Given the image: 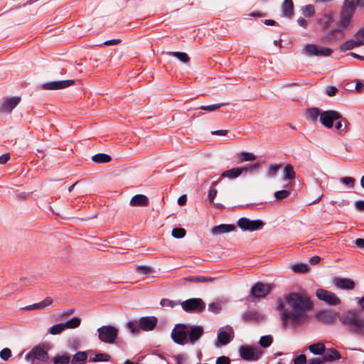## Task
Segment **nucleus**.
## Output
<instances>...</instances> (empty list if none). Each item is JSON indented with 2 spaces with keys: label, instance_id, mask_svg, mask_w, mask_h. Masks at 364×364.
<instances>
[{
  "label": "nucleus",
  "instance_id": "obj_34",
  "mask_svg": "<svg viewBox=\"0 0 364 364\" xmlns=\"http://www.w3.org/2000/svg\"><path fill=\"white\" fill-rule=\"evenodd\" d=\"M309 350L315 355H322L325 346L322 343H316L309 346Z\"/></svg>",
  "mask_w": 364,
  "mask_h": 364
},
{
  "label": "nucleus",
  "instance_id": "obj_35",
  "mask_svg": "<svg viewBox=\"0 0 364 364\" xmlns=\"http://www.w3.org/2000/svg\"><path fill=\"white\" fill-rule=\"evenodd\" d=\"M333 18L331 14H324L319 19L318 23L323 29L328 28L332 23Z\"/></svg>",
  "mask_w": 364,
  "mask_h": 364
},
{
  "label": "nucleus",
  "instance_id": "obj_21",
  "mask_svg": "<svg viewBox=\"0 0 364 364\" xmlns=\"http://www.w3.org/2000/svg\"><path fill=\"white\" fill-rule=\"evenodd\" d=\"M341 354L338 350L331 348L326 349L322 353V362L333 361L341 358Z\"/></svg>",
  "mask_w": 364,
  "mask_h": 364
},
{
  "label": "nucleus",
  "instance_id": "obj_1",
  "mask_svg": "<svg viewBox=\"0 0 364 364\" xmlns=\"http://www.w3.org/2000/svg\"><path fill=\"white\" fill-rule=\"evenodd\" d=\"M284 300L291 311L285 307L284 301L281 299L277 300V310L280 314L284 328L289 323L299 325L308 320L309 317L306 312L313 307L309 297L299 293L292 292L286 295Z\"/></svg>",
  "mask_w": 364,
  "mask_h": 364
},
{
  "label": "nucleus",
  "instance_id": "obj_63",
  "mask_svg": "<svg viewBox=\"0 0 364 364\" xmlns=\"http://www.w3.org/2000/svg\"><path fill=\"white\" fill-rule=\"evenodd\" d=\"M355 206L356 209H358L360 211L364 210V200H358L355 203Z\"/></svg>",
  "mask_w": 364,
  "mask_h": 364
},
{
  "label": "nucleus",
  "instance_id": "obj_20",
  "mask_svg": "<svg viewBox=\"0 0 364 364\" xmlns=\"http://www.w3.org/2000/svg\"><path fill=\"white\" fill-rule=\"evenodd\" d=\"M235 226L231 224H221L212 228L210 232L213 235H220L233 231Z\"/></svg>",
  "mask_w": 364,
  "mask_h": 364
},
{
  "label": "nucleus",
  "instance_id": "obj_50",
  "mask_svg": "<svg viewBox=\"0 0 364 364\" xmlns=\"http://www.w3.org/2000/svg\"><path fill=\"white\" fill-rule=\"evenodd\" d=\"M281 168V165L280 164H274V165H272L269 168V170H268V172H267V176L268 177H270V178H272V177H274L278 171L279 170V168Z\"/></svg>",
  "mask_w": 364,
  "mask_h": 364
},
{
  "label": "nucleus",
  "instance_id": "obj_52",
  "mask_svg": "<svg viewBox=\"0 0 364 364\" xmlns=\"http://www.w3.org/2000/svg\"><path fill=\"white\" fill-rule=\"evenodd\" d=\"M245 321L256 320L257 318V313L254 311H249L242 315Z\"/></svg>",
  "mask_w": 364,
  "mask_h": 364
},
{
  "label": "nucleus",
  "instance_id": "obj_51",
  "mask_svg": "<svg viewBox=\"0 0 364 364\" xmlns=\"http://www.w3.org/2000/svg\"><path fill=\"white\" fill-rule=\"evenodd\" d=\"M289 195H290V192L287 190L278 191L274 193V197L278 200L284 199V198L289 197Z\"/></svg>",
  "mask_w": 364,
  "mask_h": 364
},
{
  "label": "nucleus",
  "instance_id": "obj_45",
  "mask_svg": "<svg viewBox=\"0 0 364 364\" xmlns=\"http://www.w3.org/2000/svg\"><path fill=\"white\" fill-rule=\"evenodd\" d=\"M170 55L177 58L179 60L183 63H187L190 60L188 54L183 52H171Z\"/></svg>",
  "mask_w": 364,
  "mask_h": 364
},
{
  "label": "nucleus",
  "instance_id": "obj_9",
  "mask_svg": "<svg viewBox=\"0 0 364 364\" xmlns=\"http://www.w3.org/2000/svg\"><path fill=\"white\" fill-rule=\"evenodd\" d=\"M333 53L331 48L321 47L315 44H306L303 53L308 56H329Z\"/></svg>",
  "mask_w": 364,
  "mask_h": 364
},
{
  "label": "nucleus",
  "instance_id": "obj_16",
  "mask_svg": "<svg viewBox=\"0 0 364 364\" xmlns=\"http://www.w3.org/2000/svg\"><path fill=\"white\" fill-rule=\"evenodd\" d=\"M225 329L224 330L223 328H220L218 333V341L223 346L229 343L234 337V331L231 326H227Z\"/></svg>",
  "mask_w": 364,
  "mask_h": 364
},
{
  "label": "nucleus",
  "instance_id": "obj_40",
  "mask_svg": "<svg viewBox=\"0 0 364 364\" xmlns=\"http://www.w3.org/2000/svg\"><path fill=\"white\" fill-rule=\"evenodd\" d=\"M273 342V338L270 335L263 336L259 338V343L262 348L269 347Z\"/></svg>",
  "mask_w": 364,
  "mask_h": 364
},
{
  "label": "nucleus",
  "instance_id": "obj_38",
  "mask_svg": "<svg viewBox=\"0 0 364 364\" xmlns=\"http://www.w3.org/2000/svg\"><path fill=\"white\" fill-rule=\"evenodd\" d=\"M81 320L78 317H73L70 320L64 323L65 329L67 328H75L80 325Z\"/></svg>",
  "mask_w": 364,
  "mask_h": 364
},
{
  "label": "nucleus",
  "instance_id": "obj_23",
  "mask_svg": "<svg viewBox=\"0 0 364 364\" xmlns=\"http://www.w3.org/2000/svg\"><path fill=\"white\" fill-rule=\"evenodd\" d=\"M355 11L348 9L343 8L341 13L340 25L343 27H346L349 25L350 19Z\"/></svg>",
  "mask_w": 364,
  "mask_h": 364
},
{
  "label": "nucleus",
  "instance_id": "obj_56",
  "mask_svg": "<svg viewBox=\"0 0 364 364\" xmlns=\"http://www.w3.org/2000/svg\"><path fill=\"white\" fill-rule=\"evenodd\" d=\"M338 34L339 35V39H342L343 38V33L342 31L339 28L335 29L331 31L330 33V39L331 40H336L337 38L334 36L335 35Z\"/></svg>",
  "mask_w": 364,
  "mask_h": 364
},
{
  "label": "nucleus",
  "instance_id": "obj_53",
  "mask_svg": "<svg viewBox=\"0 0 364 364\" xmlns=\"http://www.w3.org/2000/svg\"><path fill=\"white\" fill-rule=\"evenodd\" d=\"M340 181L344 184L348 186L349 188H353L354 187L355 180L352 177H343L340 178Z\"/></svg>",
  "mask_w": 364,
  "mask_h": 364
},
{
  "label": "nucleus",
  "instance_id": "obj_2",
  "mask_svg": "<svg viewBox=\"0 0 364 364\" xmlns=\"http://www.w3.org/2000/svg\"><path fill=\"white\" fill-rule=\"evenodd\" d=\"M158 322L155 316L141 317L139 321H129L127 323V327L132 333H138L140 329L144 331H152Z\"/></svg>",
  "mask_w": 364,
  "mask_h": 364
},
{
  "label": "nucleus",
  "instance_id": "obj_55",
  "mask_svg": "<svg viewBox=\"0 0 364 364\" xmlns=\"http://www.w3.org/2000/svg\"><path fill=\"white\" fill-rule=\"evenodd\" d=\"M11 357V350L9 348H4L0 351V358L4 360H8Z\"/></svg>",
  "mask_w": 364,
  "mask_h": 364
},
{
  "label": "nucleus",
  "instance_id": "obj_6",
  "mask_svg": "<svg viewBox=\"0 0 364 364\" xmlns=\"http://www.w3.org/2000/svg\"><path fill=\"white\" fill-rule=\"evenodd\" d=\"M171 338L178 345H185L188 343V326L177 324L172 330Z\"/></svg>",
  "mask_w": 364,
  "mask_h": 364
},
{
  "label": "nucleus",
  "instance_id": "obj_11",
  "mask_svg": "<svg viewBox=\"0 0 364 364\" xmlns=\"http://www.w3.org/2000/svg\"><path fill=\"white\" fill-rule=\"evenodd\" d=\"M316 296L318 299L325 301L329 305L336 306L341 304V299L330 291L318 289L316 290Z\"/></svg>",
  "mask_w": 364,
  "mask_h": 364
},
{
  "label": "nucleus",
  "instance_id": "obj_14",
  "mask_svg": "<svg viewBox=\"0 0 364 364\" xmlns=\"http://www.w3.org/2000/svg\"><path fill=\"white\" fill-rule=\"evenodd\" d=\"M332 282L337 289L342 290H353L355 287L354 281L349 278L334 277Z\"/></svg>",
  "mask_w": 364,
  "mask_h": 364
},
{
  "label": "nucleus",
  "instance_id": "obj_24",
  "mask_svg": "<svg viewBox=\"0 0 364 364\" xmlns=\"http://www.w3.org/2000/svg\"><path fill=\"white\" fill-rule=\"evenodd\" d=\"M149 205V199L145 195L137 194L132 198L130 205L132 206H146Z\"/></svg>",
  "mask_w": 364,
  "mask_h": 364
},
{
  "label": "nucleus",
  "instance_id": "obj_47",
  "mask_svg": "<svg viewBox=\"0 0 364 364\" xmlns=\"http://www.w3.org/2000/svg\"><path fill=\"white\" fill-rule=\"evenodd\" d=\"M186 233V232L184 228H176L172 230L171 235L175 238L181 239L185 237Z\"/></svg>",
  "mask_w": 364,
  "mask_h": 364
},
{
  "label": "nucleus",
  "instance_id": "obj_17",
  "mask_svg": "<svg viewBox=\"0 0 364 364\" xmlns=\"http://www.w3.org/2000/svg\"><path fill=\"white\" fill-rule=\"evenodd\" d=\"M204 333L203 328L201 326H188V342L194 344Z\"/></svg>",
  "mask_w": 364,
  "mask_h": 364
},
{
  "label": "nucleus",
  "instance_id": "obj_12",
  "mask_svg": "<svg viewBox=\"0 0 364 364\" xmlns=\"http://www.w3.org/2000/svg\"><path fill=\"white\" fill-rule=\"evenodd\" d=\"M341 118V114L335 110H327L321 112V123L326 128L330 129L337 119Z\"/></svg>",
  "mask_w": 364,
  "mask_h": 364
},
{
  "label": "nucleus",
  "instance_id": "obj_28",
  "mask_svg": "<svg viewBox=\"0 0 364 364\" xmlns=\"http://www.w3.org/2000/svg\"><path fill=\"white\" fill-rule=\"evenodd\" d=\"M321 112L318 107H311L306 109V118L312 122H316L319 117L321 120Z\"/></svg>",
  "mask_w": 364,
  "mask_h": 364
},
{
  "label": "nucleus",
  "instance_id": "obj_4",
  "mask_svg": "<svg viewBox=\"0 0 364 364\" xmlns=\"http://www.w3.org/2000/svg\"><path fill=\"white\" fill-rule=\"evenodd\" d=\"M274 288L273 284H265L261 282H257L252 287L250 290V295L252 297V301H259L270 294Z\"/></svg>",
  "mask_w": 364,
  "mask_h": 364
},
{
  "label": "nucleus",
  "instance_id": "obj_43",
  "mask_svg": "<svg viewBox=\"0 0 364 364\" xmlns=\"http://www.w3.org/2000/svg\"><path fill=\"white\" fill-rule=\"evenodd\" d=\"M302 14L306 17H311L314 15L315 9L314 6L311 4L306 5L301 9Z\"/></svg>",
  "mask_w": 364,
  "mask_h": 364
},
{
  "label": "nucleus",
  "instance_id": "obj_58",
  "mask_svg": "<svg viewBox=\"0 0 364 364\" xmlns=\"http://www.w3.org/2000/svg\"><path fill=\"white\" fill-rule=\"evenodd\" d=\"M230 360L228 357L220 356L216 360L215 364H230Z\"/></svg>",
  "mask_w": 364,
  "mask_h": 364
},
{
  "label": "nucleus",
  "instance_id": "obj_5",
  "mask_svg": "<svg viewBox=\"0 0 364 364\" xmlns=\"http://www.w3.org/2000/svg\"><path fill=\"white\" fill-rule=\"evenodd\" d=\"M264 352L259 347L244 345L239 348L240 356L245 360L257 361L258 360Z\"/></svg>",
  "mask_w": 364,
  "mask_h": 364
},
{
  "label": "nucleus",
  "instance_id": "obj_42",
  "mask_svg": "<svg viewBox=\"0 0 364 364\" xmlns=\"http://www.w3.org/2000/svg\"><path fill=\"white\" fill-rule=\"evenodd\" d=\"M65 330L64 323H60L52 326L49 329V333L53 335H57Z\"/></svg>",
  "mask_w": 364,
  "mask_h": 364
},
{
  "label": "nucleus",
  "instance_id": "obj_36",
  "mask_svg": "<svg viewBox=\"0 0 364 364\" xmlns=\"http://www.w3.org/2000/svg\"><path fill=\"white\" fill-rule=\"evenodd\" d=\"M295 176L296 173L294 171L293 166L291 164H287L284 168V179L292 180Z\"/></svg>",
  "mask_w": 364,
  "mask_h": 364
},
{
  "label": "nucleus",
  "instance_id": "obj_8",
  "mask_svg": "<svg viewBox=\"0 0 364 364\" xmlns=\"http://www.w3.org/2000/svg\"><path fill=\"white\" fill-rule=\"evenodd\" d=\"M182 309L187 312H202L205 308V304L200 298H192L181 301Z\"/></svg>",
  "mask_w": 364,
  "mask_h": 364
},
{
  "label": "nucleus",
  "instance_id": "obj_3",
  "mask_svg": "<svg viewBox=\"0 0 364 364\" xmlns=\"http://www.w3.org/2000/svg\"><path fill=\"white\" fill-rule=\"evenodd\" d=\"M341 321L353 333H360L364 327V320L355 311H348L343 314Z\"/></svg>",
  "mask_w": 364,
  "mask_h": 364
},
{
  "label": "nucleus",
  "instance_id": "obj_27",
  "mask_svg": "<svg viewBox=\"0 0 364 364\" xmlns=\"http://www.w3.org/2000/svg\"><path fill=\"white\" fill-rule=\"evenodd\" d=\"M112 159L110 155L105 153H98L92 156V161L97 164L109 163Z\"/></svg>",
  "mask_w": 364,
  "mask_h": 364
},
{
  "label": "nucleus",
  "instance_id": "obj_59",
  "mask_svg": "<svg viewBox=\"0 0 364 364\" xmlns=\"http://www.w3.org/2000/svg\"><path fill=\"white\" fill-rule=\"evenodd\" d=\"M137 270L139 272L143 273L144 274H147L151 273V269L149 267L145 265H141L137 267Z\"/></svg>",
  "mask_w": 364,
  "mask_h": 364
},
{
  "label": "nucleus",
  "instance_id": "obj_54",
  "mask_svg": "<svg viewBox=\"0 0 364 364\" xmlns=\"http://www.w3.org/2000/svg\"><path fill=\"white\" fill-rule=\"evenodd\" d=\"M221 310V305L218 302H213L208 305V311L214 314H218Z\"/></svg>",
  "mask_w": 364,
  "mask_h": 364
},
{
  "label": "nucleus",
  "instance_id": "obj_62",
  "mask_svg": "<svg viewBox=\"0 0 364 364\" xmlns=\"http://www.w3.org/2000/svg\"><path fill=\"white\" fill-rule=\"evenodd\" d=\"M10 158L9 154H5L0 156V164H5Z\"/></svg>",
  "mask_w": 364,
  "mask_h": 364
},
{
  "label": "nucleus",
  "instance_id": "obj_13",
  "mask_svg": "<svg viewBox=\"0 0 364 364\" xmlns=\"http://www.w3.org/2000/svg\"><path fill=\"white\" fill-rule=\"evenodd\" d=\"M73 84L74 80H58L43 83L41 87L43 90H56L65 89Z\"/></svg>",
  "mask_w": 364,
  "mask_h": 364
},
{
  "label": "nucleus",
  "instance_id": "obj_46",
  "mask_svg": "<svg viewBox=\"0 0 364 364\" xmlns=\"http://www.w3.org/2000/svg\"><path fill=\"white\" fill-rule=\"evenodd\" d=\"M228 103H218L210 105H203L200 107V109L208 112H213L223 106L227 105Z\"/></svg>",
  "mask_w": 364,
  "mask_h": 364
},
{
  "label": "nucleus",
  "instance_id": "obj_49",
  "mask_svg": "<svg viewBox=\"0 0 364 364\" xmlns=\"http://www.w3.org/2000/svg\"><path fill=\"white\" fill-rule=\"evenodd\" d=\"M358 3L359 0H344L343 8L355 11Z\"/></svg>",
  "mask_w": 364,
  "mask_h": 364
},
{
  "label": "nucleus",
  "instance_id": "obj_32",
  "mask_svg": "<svg viewBox=\"0 0 364 364\" xmlns=\"http://www.w3.org/2000/svg\"><path fill=\"white\" fill-rule=\"evenodd\" d=\"M359 46H360L358 44L356 41H355L354 39H350L346 41L340 46V50L341 52H345L346 50H350Z\"/></svg>",
  "mask_w": 364,
  "mask_h": 364
},
{
  "label": "nucleus",
  "instance_id": "obj_64",
  "mask_svg": "<svg viewBox=\"0 0 364 364\" xmlns=\"http://www.w3.org/2000/svg\"><path fill=\"white\" fill-rule=\"evenodd\" d=\"M355 245L359 248H364V239L363 238H358L355 241Z\"/></svg>",
  "mask_w": 364,
  "mask_h": 364
},
{
  "label": "nucleus",
  "instance_id": "obj_15",
  "mask_svg": "<svg viewBox=\"0 0 364 364\" xmlns=\"http://www.w3.org/2000/svg\"><path fill=\"white\" fill-rule=\"evenodd\" d=\"M99 339L105 343H114V326H103L97 329Z\"/></svg>",
  "mask_w": 364,
  "mask_h": 364
},
{
  "label": "nucleus",
  "instance_id": "obj_22",
  "mask_svg": "<svg viewBox=\"0 0 364 364\" xmlns=\"http://www.w3.org/2000/svg\"><path fill=\"white\" fill-rule=\"evenodd\" d=\"M53 303V299L50 297H46L44 300L36 303L31 305L26 306L24 309L32 311L36 309H45L48 306H50Z\"/></svg>",
  "mask_w": 364,
  "mask_h": 364
},
{
  "label": "nucleus",
  "instance_id": "obj_18",
  "mask_svg": "<svg viewBox=\"0 0 364 364\" xmlns=\"http://www.w3.org/2000/svg\"><path fill=\"white\" fill-rule=\"evenodd\" d=\"M248 172L247 167H236L232 168L231 169L226 170L223 171L221 175L220 178H228L229 179H235L240 176H241L242 173H247Z\"/></svg>",
  "mask_w": 364,
  "mask_h": 364
},
{
  "label": "nucleus",
  "instance_id": "obj_31",
  "mask_svg": "<svg viewBox=\"0 0 364 364\" xmlns=\"http://www.w3.org/2000/svg\"><path fill=\"white\" fill-rule=\"evenodd\" d=\"M87 359V355L86 352L79 351L74 355L71 360V364H83Z\"/></svg>",
  "mask_w": 364,
  "mask_h": 364
},
{
  "label": "nucleus",
  "instance_id": "obj_30",
  "mask_svg": "<svg viewBox=\"0 0 364 364\" xmlns=\"http://www.w3.org/2000/svg\"><path fill=\"white\" fill-rule=\"evenodd\" d=\"M294 4L292 0H284L282 11L286 17L290 18L293 15Z\"/></svg>",
  "mask_w": 364,
  "mask_h": 364
},
{
  "label": "nucleus",
  "instance_id": "obj_29",
  "mask_svg": "<svg viewBox=\"0 0 364 364\" xmlns=\"http://www.w3.org/2000/svg\"><path fill=\"white\" fill-rule=\"evenodd\" d=\"M214 277L203 276H188L183 278V280L185 281L194 283L211 282L214 281Z\"/></svg>",
  "mask_w": 364,
  "mask_h": 364
},
{
  "label": "nucleus",
  "instance_id": "obj_25",
  "mask_svg": "<svg viewBox=\"0 0 364 364\" xmlns=\"http://www.w3.org/2000/svg\"><path fill=\"white\" fill-rule=\"evenodd\" d=\"M335 122V128L339 131L341 134H345L348 132L349 123L341 114V118L337 119Z\"/></svg>",
  "mask_w": 364,
  "mask_h": 364
},
{
  "label": "nucleus",
  "instance_id": "obj_10",
  "mask_svg": "<svg viewBox=\"0 0 364 364\" xmlns=\"http://www.w3.org/2000/svg\"><path fill=\"white\" fill-rule=\"evenodd\" d=\"M48 358V353L41 346H35L25 355V360L27 361L38 360L42 362H46Z\"/></svg>",
  "mask_w": 364,
  "mask_h": 364
},
{
  "label": "nucleus",
  "instance_id": "obj_48",
  "mask_svg": "<svg viewBox=\"0 0 364 364\" xmlns=\"http://www.w3.org/2000/svg\"><path fill=\"white\" fill-rule=\"evenodd\" d=\"M355 41L360 46L364 45V28L359 29L354 35Z\"/></svg>",
  "mask_w": 364,
  "mask_h": 364
},
{
  "label": "nucleus",
  "instance_id": "obj_7",
  "mask_svg": "<svg viewBox=\"0 0 364 364\" xmlns=\"http://www.w3.org/2000/svg\"><path fill=\"white\" fill-rule=\"evenodd\" d=\"M237 225L243 231L253 232L261 230L264 226V223L259 219L252 220L243 217L237 220Z\"/></svg>",
  "mask_w": 364,
  "mask_h": 364
},
{
  "label": "nucleus",
  "instance_id": "obj_60",
  "mask_svg": "<svg viewBox=\"0 0 364 364\" xmlns=\"http://www.w3.org/2000/svg\"><path fill=\"white\" fill-rule=\"evenodd\" d=\"M306 358L304 354H301L298 355L294 359V364H306Z\"/></svg>",
  "mask_w": 364,
  "mask_h": 364
},
{
  "label": "nucleus",
  "instance_id": "obj_19",
  "mask_svg": "<svg viewBox=\"0 0 364 364\" xmlns=\"http://www.w3.org/2000/svg\"><path fill=\"white\" fill-rule=\"evenodd\" d=\"M21 98L19 97H12L6 100L1 105L0 110L1 112H11L20 102Z\"/></svg>",
  "mask_w": 364,
  "mask_h": 364
},
{
  "label": "nucleus",
  "instance_id": "obj_57",
  "mask_svg": "<svg viewBox=\"0 0 364 364\" xmlns=\"http://www.w3.org/2000/svg\"><path fill=\"white\" fill-rule=\"evenodd\" d=\"M338 92V90L337 87L334 86H328L326 87V94L329 97H333L336 95V93Z\"/></svg>",
  "mask_w": 364,
  "mask_h": 364
},
{
  "label": "nucleus",
  "instance_id": "obj_33",
  "mask_svg": "<svg viewBox=\"0 0 364 364\" xmlns=\"http://www.w3.org/2000/svg\"><path fill=\"white\" fill-rule=\"evenodd\" d=\"M291 269L296 273H306L309 271V267L306 264L298 262L291 266Z\"/></svg>",
  "mask_w": 364,
  "mask_h": 364
},
{
  "label": "nucleus",
  "instance_id": "obj_26",
  "mask_svg": "<svg viewBox=\"0 0 364 364\" xmlns=\"http://www.w3.org/2000/svg\"><path fill=\"white\" fill-rule=\"evenodd\" d=\"M316 318L323 323H331L334 320V315L329 311H320L316 314Z\"/></svg>",
  "mask_w": 364,
  "mask_h": 364
},
{
  "label": "nucleus",
  "instance_id": "obj_39",
  "mask_svg": "<svg viewBox=\"0 0 364 364\" xmlns=\"http://www.w3.org/2000/svg\"><path fill=\"white\" fill-rule=\"evenodd\" d=\"M70 360V357L68 354L63 355H56L53 358L54 364H68Z\"/></svg>",
  "mask_w": 364,
  "mask_h": 364
},
{
  "label": "nucleus",
  "instance_id": "obj_44",
  "mask_svg": "<svg viewBox=\"0 0 364 364\" xmlns=\"http://www.w3.org/2000/svg\"><path fill=\"white\" fill-rule=\"evenodd\" d=\"M160 304L163 307H170L173 308L174 306L181 304L180 301H173L168 299H162L160 301Z\"/></svg>",
  "mask_w": 364,
  "mask_h": 364
},
{
  "label": "nucleus",
  "instance_id": "obj_61",
  "mask_svg": "<svg viewBox=\"0 0 364 364\" xmlns=\"http://www.w3.org/2000/svg\"><path fill=\"white\" fill-rule=\"evenodd\" d=\"M217 193L218 191L215 188H212L210 189L208 198L210 203H213L214 198H215Z\"/></svg>",
  "mask_w": 364,
  "mask_h": 364
},
{
  "label": "nucleus",
  "instance_id": "obj_37",
  "mask_svg": "<svg viewBox=\"0 0 364 364\" xmlns=\"http://www.w3.org/2000/svg\"><path fill=\"white\" fill-rule=\"evenodd\" d=\"M237 158L241 161H251L256 159V156L250 152H240L237 154Z\"/></svg>",
  "mask_w": 364,
  "mask_h": 364
},
{
  "label": "nucleus",
  "instance_id": "obj_41",
  "mask_svg": "<svg viewBox=\"0 0 364 364\" xmlns=\"http://www.w3.org/2000/svg\"><path fill=\"white\" fill-rule=\"evenodd\" d=\"M109 359V355L106 353H100L96 354L93 357L89 358L90 362H102V361H107Z\"/></svg>",
  "mask_w": 364,
  "mask_h": 364
}]
</instances>
